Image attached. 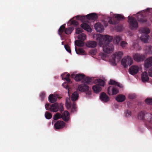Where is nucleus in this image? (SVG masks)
<instances>
[{
  "label": "nucleus",
  "mask_w": 152,
  "mask_h": 152,
  "mask_svg": "<svg viewBox=\"0 0 152 152\" xmlns=\"http://www.w3.org/2000/svg\"><path fill=\"white\" fill-rule=\"evenodd\" d=\"M113 39L112 36L108 35H102L101 34L98 35L96 37L99 46H102L104 52L107 53H111L114 50V46L111 42Z\"/></svg>",
  "instance_id": "nucleus-1"
},
{
  "label": "nucleus",
  "mask_w": 152,
  "mask_h": 152,
  "mask_svg": "<svg viewBox=\"0 0 152 152\" xmlns=\"http://www.w3.org/2000/svg\"><path fill=\"white\" fill-rule=\"evenodd\" d=\"M138 118L139 119L141 120H145L146 122L145 124L148 129H152V115L149 113H145L143 111H141L138 114Z\"/></svg>",
  "instance_id": "nucleus-2"
},
{
  "label": "nucleus",
  "mask_w": 152,
  "mask_h": 152,
  "mask_svg": "<svg viewBox=\"0 0 152 152\" xmlns=\"http://www.w3.org/2000/svg\"><path fill=\"white\" fill-rule=\"evenodd\" d=\"M150 9L148 8L144 12H141L138 15L137 18L139 22L141 23H145L147 21L146 17H151L152 15L151 13L150 12Z\"/></svg>",
  "instance_id": "nucleus-3"
},
{
  "label": "nucleus",
  "mask_w": 152,
  "mask_h": 152,
  "mask_svg": "<svg viewBox=\"0 0 152 152\" xmlns=\"http://www.w3.org/2000/svg\"><path fill=\"white\" fill-rule=\"evenodd\" d=\"M123 53L122 52L119 51L114 54L111 56V58L110 61L112 65L113 66H115L116 63L119 62L121 60Z\"/></svg>",
  "instance_id": "nucleus-4"
},
{
  "label": "nucleus",
  "mask_w": 152,
  "mask_h": 152,
  "mask_svg": "<svg viewBox=\"0 0 152 152\" xmlns=\"http://www.w3.org/2000/svg\"><path fill=\"white\" fill-rule=\"evenodd\" d=\"M139 31L142 33L140 37L141 40L144 42H147L149 37L148 34L150 33L149 29L147 28H142L140 29Z\"/></svg>",
  "instance_id": "nucleus-5"
},
{
  "label": "nucleus",
  "mask_w": 152,
  "mask_h": 152,
  "mask_svg": "<svg viewBox=\"0 0 152 152\" xmlns=\"http://www.w3.org/2000/svg\"><path fill=\"white\" fill-rule=\"evenodd\" d=\"M125 19V17L122 15L116 14L114 17L110 19L109 23L112 25H116L119 23L120 20Z\"/></svg>",
  "instance_id": "nucleus-6"
},
{
  "label": "nucleus",
  "mask_w": 152,
  "mask_h": 152,
  "mask_svg": "<svg viewBox=\"0 0 152 152\" xmlns=\"http://www.w3.org/2000/svg\"><path fill=\"white\" fill-rule=\"evenodd\" d=\"M128 22L129 23V27L131 30L137 29L138 27V23L136 19L133 17L129 16Z\"/></svg>",
  "instance_id": "nucleus-7"
},
{
  "label": "nucleus",
  "mask_w": 152,
  "mask_h": 152,
  "mask_svg": "<svg viewBox=\"0 0 152 152\" xmlns=\"http://www.w3.org/2000/svg\"><path fill=\"white\" fill-rule=\"evenodd\" d=\"M97 84L94 86L92 87V89L94 92L98 93L101 91V88L100 86H103L105 82L103 80L101 79H98L97 80Z\"/></svg>",
  "instance_id": "nucleus-8"
},
{
  "label": "nucleus",
  "mask_w": 152,
  "mask_h": 152,
  "mask_svg": "<svg viewBox=\"0 0 152 152\" xmlns=\"http://www.w3.org/2000/svg\"><path fill=\"white\" fill-rule=\"evenodd\" d=\"M133 63L132 59L129 56L123 58L121 61L122 65L125 68H126L128 66H130Z\"/></svg>",
  "instance_id": "nucleus-9"
},
{
  "label": "nucleus",
  "mask_w": 152,
  "mask_h": 152,
  "mask_svg": "<svg viewBox=\"0 0 152 152\" xmlns=\"http://www.w3.org/2000/svg\"><path fill=\"white\" fill-rule=\"evenodd\" d=\"M45 107L46 110L55 112H57L59 109L58 105L57 103H55L50 106L49 104L47 103L45 104Z\"/></svg>",
  "instance_id": "nucleus-10"
},
{
  "label": "nucleus",
  "mask_w": 152,
  "mask_h": 152,
  "mask_svg": "<svg viewBox=\"0 0 152 152\" xmlns=\"http://www.w3.org/2000/svg\"><path fill=\"white\" fill-rule=\"evenodd\" d=\"M145 58V55L142 54L136 53L133 55L134 60L138 62L143 61Z\"/></svg>",
  "instance_id": "nucleus-11"
},
{
  "label": "nucleus",
  "mask_w": 152,
  "mask_h": 152,
  "mask_svg": "<svg viewBox=\"0 0 152 152\" xmlns=\"http://www.w3.org/2000/svg\"><path fill=\"white\" fill-rule=\"evenodd\" d=\"M139 69L138 66L135 65H133L130 68L129 72L132 75H135L138 72Z\"/></svg>",
  "instance_id": "nucleus-12"
},
{
  "label": "nucleus",
  "mask_w": 152,
  "mask_h": 152,
  "mask_svg": "<svg viewBox=\"0 0 152 152\" xmlns=\"http://www.w3.org/2000/svg\"><path fill=\"white\" fill-rule=\"evenodd\" d=\"M118 90L115 87L112 88L111 86L109 87L107 89L108 94L109 95H115L118 92Z\"/></svg>",
  "instance_id": "nucleus-13"
},
{
  "label": "nucleus",
  "mask_w": 152,
  "mask_h": 152,
  "mask_svg": "<svg viewBox=\"0 0 152 152\" xmlns=\"http://www.w3.org/2000/svg\"><path fill=\"white\" fill-rule=\"evenodd\" d=\"M152 66V57L147 58L145 61L144 67L146 70Z\"/></svg>",
  "instance_id": "nucleus-14"
},
{
  "label": "nucleus",
  "mask_w": 152,
  "mask_h": 152,
  "mask_svg": "<svg viewBox=\"0 0 152 152\" xmlns=\"http://www.w3.org/2000/svg\"><path fill=\"white\" fill-rule=\"evenodd\" d=\"M77 89L81 92H86L88 90L89 87L86 84H81L78 86Z\"/></svg>",
  "instance_id": "nucleus-15"
},
{
  "label": "nucleus",
  "mask_w": 152,
  "mask_h": 152,
  "mask_svg": "<svg viewBox=\"0 0 152 152\" xmlns=\"http://www.w3.org/2000/svg\"><path fill=\"white\" fill-rule=\"evenodd\" d=\"M65 124L62 121H58L54 124V126L56 129H60L63 128Z\"/></svg>",
  "instance_id": "nucleus-16"
},
{
  "label": "nucleus",
  "mask_w": 152,
  "mask_h": 152,
  "mask_svg": "<svg viewBox=\"0 0 152 152\" xmlns=\"http://www.w3.org/2000/svg\"><path fill=\"white\" fill-rule=\"evenodd\" d=\"M100 99L102 101L105 102H107L110 100L108 96L104 92L101 93L100 94Z\"/></svg>",
  "instance_id": "nucleus-17"
},
{
  "label": "nucleus",
  "mask_w": 152,
  "mask_h": 152,
  "mask_svg": "<svg viewBox=\"0 0 152 152\" xmlns=\"http://www.w3.org/2000/svg\"><path fill=\"white\" fill-rule=\"evenodd\" d=\"M61 118L65 122H67L70 119V115L69 112L67 111H64L61 115Z\"/></svg>",
  "instance_id": "nucleus-18"
},
{
  "label": "nucleus",
  "mask_w": 152,
  "mask_h": 152,
  "mask_svg": "<svg viewBox=\"0 0 152 152\" xmlns=\"http://www.w3.org/2000/svg\"><path fill=\"white\" fill-rule=\"evenodd\" d=\"M94 27L97 31L99 32H102L104 29L103 26L99 23L95 24Z\"/></svg>",
  "instance_id": "nucleus-19"
},
{
  "label": "nucleus",
  "mask_w": 152,
  "mask_h": 152,
  "mask_svg": "<svg viewBox=\"0 0 152 152\" xmlns=\"http://www.w3.org/2000/svg\"><path fill=\"white\" fill-rule=\"evenodd\" d=\"M86 45L89 48H94L97 46V42L94 41H88L86 43Z\"/></svg>",
  "instance_id": "nucleus-20"
},
{
  "label": "nucleus",
  "mask_w": 152,
  "mask_h": 152,
  "mask_svg": "<svg viewBox=\"0 0 152 152\" xmlns=\"http://www.w3.org/2000/svg\"><path fill=\"white\" fill-rule=\"evenodd\" d=\"M86 17L89 20H94L97 19L98 16L96 14L92 13L87 15Z\"/></svg>",
  "instance_id": "nucleus-21"
},
{
  "label": "nucleus",
  "mask_w": 152,
  "mask_h": 152,
  "mask_svg": "<svg viewBox=\"0 0 152 152\" xmlns=\"http://www.w3.org/2000/svg\"><path fill=\"white\" fill-rule=\"evenodd\" d=\"M80 26L83 28L88 32H91V31L90 26L86 23H83L81 24Z\"/></svg>",
  "instance_id": "nucleus-22"
},
{
  "label": "nucleus",
  "mask_w": 152,
  "mask_h": 152,
  "mask_svg": "<svg viewBox=\"0 0 152 152\" xmlns=\"http://www.w3.org/2000/svg\"><path fill=\"white\" fill-rule=\"evenodd\" d=\"M85 76L82 74H77L76 75L75 77V80L76 81H80L85 77Z\"/></svg>",
  "instance_id": "nucleus-23"
},
{
  "label": "nucleus",
  "mask_w": 152,
  "mask_h": 152,
  "mask_svg": "<svg viewBox=\"0 0 152 152\" xmlns=\"http://www.w3.org/2000/svg\"><path fill=\"white\" fill-rule=\"evenodd\" d=\"M141 77L142 81L145 82L149 80V77L146 72H145L142 73Z\"/></svg>",
  "instance_id": "nucleus-24"
},
{
  "label": "nucleus",
  "mask_w": 152,
  "mask_h": 152,
  "mask_svg": "<svg viewBox=\"0 0 152 152\" xmlns=\"http://www.w3.org/2000/svg\"><path fill=\"white\" fill-rule=\"evenodd\" d=\"M125 96L124 95L119 94L118 95L116 98V99L118 102H122L125 100Z\"/></svg>",
  "instance_id": "nucleus-25"
},
{
  "label": "nucleus",
  "mask_w": 152,
  "mask_h": 152,
  "mask_svg": "<svg viewBox=\"0 0 152 152\" xmlns=\"http://www.w3.org/2000/svg\"><path fill=\"white\" fill-rule=\"evenodd\" d=\"M78 97V93L77 91L74 92L72 94L71 99L73 101L77 100Z\"/></svg>",
  "instance_id": "nucleus-26"
},
{
  "label": "nucleus",
  "mask_w": 152,
  "mask_h": 152,
  "mask_svg": "<svg viewBox=\"0 0 152 152\" xmlns=\"http://www.w3.org/2000/svg\"><path fill=\"white\" fill-rule=\"evenodd\" d=\"M48 99L51 103H53L56 101L57 98L55 96L52 94H50L49 96Z\"/></svg>",
  "instance_id": "nucleus-27"
},
{
  "label": "nucleus",
  "mask_w": 152,
  "mask_h": 152,
  "mask_svg": "<svg viewBox=\"0 0 152 152\" xmlns=\"http://www.w3.org/2000/svg\"><path fill=\"white\" fill-rule=\"evenodd\" d=\"M65 29V25H63L61 26L58 30V33L59 35L61 36L62 34H63Z\"/></svg>",
  "instance_id": "nucleus-28"
},
{
  "label": "nucleus",
  "mask_w": 152,
  "mask_h": 152,
  "mask_svg": "<svg viewBox=\"0 0 152 152\" xmlns=\"http://www.w3.org/2000/svg\"><path fill=\"white\" fill-rule=\"evenodd\" d=\"M92 81L91 78L89 77H84L83 80V82L84 83H86L88 85Z\"/></svg>",
  "instance_id": "nucleus-29"
},
{
  "label": "nucleus",
  "mask_w": 152,
  "mask_h": 152,
  "mask_svg": "<svg viewBox=\"0 0 152 152\" xmlns=\"http://www.w3.org/2000/svg\"><path fill=\"white\" fill-rule=\"evenodd\" d=\"M109 84L111 85H116L120 88L122 87V85L121 84L113 80H110Z\"/></svg>",
  "instance_id": "nucleus-30"
},
{
  "label": "nucleus",
  "mask_w": 152,
  "mask_h": 152,
  "mask_svg": "<svg viewBox=\"0 0 152 152\" xmlns=\"http://www.w3.org/2000/svg\"><path fill=\"white\" fill-rule=\"evenodd\" d=\"M77 37L80 40L83 41L86 39V36L85 34L82 33L79 34Z\"/></svg>",
  "instance_id": "nucleus-31"
},
{
  "label": "nucleus",
  "mask_w": 152,
  "mask_h": 152,
  "mask_svg": "<svg viewBox=\"0 0 152 152\" xmlns=\"http://www.w3.org/2000/svg\"><path fill=\"white\" fill-rule=\"evenodd\" d=\"M75 44L78 47H83L84 45V42L80 40H76L75 41Z\"/></svg>",
  "instance_id": "nucleus-32"
},
{
  "label": "nucleus",
  "mask_w": 152,
  "mask_h": 152,
  "mask_svg": "<svg viewBox=\"0 0 152 152\" xmlns=\"http://www.w3.org/2000/svg\"><path fill=\"white\" fill-rule=\"evenodd\" d=\"M75 50L76 53L78 54H84L85 52L84 50L80 48H79L78 50H77L76 47L75 48Z\"/></svg>",
  "instance_id": "nucleus-33"
},
{
  "label": "nucleus",
  "mask_w": 152,
  "mask_h": 152,
  "mask_svg": "<svg viewBox=\"0 0 152 152\" xmlns=\"http://www.w3.org/2000/svg\"><path fill=\"white\" fill-rule=\"evenodd\" d=\"M69 99L66 98V108L69 109L71 108V103L69 102Z\"/></svg>",
  "instance_id": "nucleus-34"
},
{
  "label": "nucleus",
  "mask_w": 152,
  "mask_h": 152,
  "mask_svg": "<svg viewBox=\"0 0 152 152\" xmlns=\"http://www.w3.org/2000/svg\"><path fill=\"white\" fill-rule=\"evenodd\" d=\"M52 116V114L49 112H46L45 114V117L47 119H50L51 118Z\"/></svg>",
  "instance_id": "nucleus-35"
},
{
  "label": "nucleus",
  "mask_w": 152,
  "mask_h": 152,
  "mask_svg": "<svg viewBox=\"0 0 152 152\" xmlns=\"http://www.w3.org/2000/svg\"><path fill=\"white\" fill-rule=\"evenodd\" d=\"M121 39V38L119 36H116L114 38V42H115L116 43L118 44Z\"/></svg>",
  "instance_id": "nucleus-36"
},
{
  "label": "nucleus",
  "mask_w": 152,
  "mask_h": 152,
  "mask_svg": "<svg viewBox=\"0 0 152 152\" xmlns=\"http://www.w3.org/2000/svg\"><path fill=\"white\" fill-rule=\"evenodd\" d=\"M76 18L77 20H79L82 22L84 21L86 18V17L85 16L77 15L76 16Z\"/></svg>",
  "instance_id": "nucleus-37"
},
{
  "label": "nucleus",
  "mask_w": 152,
  "mask_h": 152,
  "mask_svg": "<svg viewBox=\"0 0 152 152\" xmlns=\"http://www.w3.org/2000/svg\"><path fill=\"white\" fill-rule=\"evenodd\" d=\"M72 31V29L70 28H65L64 30V33L66 34H70Z\"/></svg>",
  "instance_id": "nucleus-38"
},
{
  "label": "nucleus",
  "mask_w": 152,
  "mask_h": 152,
  "mask_svg": "<svg viewBox=\"0 0 152 152\" xmlns=\"http://www.w3.org/2000/svg\"><path fill=\"white\" fill-rule=\"evenodd\" d=\"M61 115L59 113H57L53 116V119L55 120H56L58 119L61 118Z\"/></svg>",
  "instance_id": "nucleus-39"
},
{
  "label": "nucleus",
  "mask_w": 152,
  "mask_h": 152,
  "mask_svg": "<svg viewBox=\"0 0 152 152\" xmlns=\"http://www.w3.org/2000/svg\"><path fill=\"white\" fill-rule=\"evenodd\" d=\"M145 102L147 104L151 105L152 104V98H147L145 100Z\"/></svg>",
  "instance_id": "nucleus-40"
},
{
  "label": "nucleus",
  "mask_w": 152,
  "mask_h": 152,
  "mask_svg": "<svg viewBox=\"0 0 152 152\" xmlns=\"http://www.w3.org/2000/svg\"><path fill=\"white\" fill-rule=\"evenodd\" d=\"M133 47L134 49L136 50H139L140 49V47L138 44L136 43H134L133 45Z\"/></svg>",
  "instance_id": "nucleus-41"
},
{
  "label": "nucleus",
  "mask_w": 152,
  "mask_h": 152,
  "mask_svg": "<svg viewBox=\"0 0 152 152\" xmlns=\"http://www.w3.org/2000/svg\"><path fill=\"white\" fill-rule=\"evenodd\" d=\"M70 76V75L69 74H67L66 76H65L64 79L65 80L67 81V82L69 83L70 82L71 80L69 78V77Z\"/></svg>",
  "instance_id": "nucleus-42"
},
{
  "label": "nucleus",
  "mask_w": 152,
  "mask_h": 152,
  "mask_svg": "<svg viewBox=\"0 0 152 152\" xmlns=\"http://www.w3.org/2000/svg\"><path fill=\"white\" fill-rule=\"evenodd\" d=\"M83 31V28H78L76 30V33L77 34H79L82 33Z\"/></svg>",
  "instance_id": "nucleus-43"
},
{
  "label": "nucleus",
  "mask_w": 152,
  "mask_h": 152,
  "mask_svg": "<svg viewBox=\"0 0 152 152\" xmlns=\"http://www.w3.org/2000/svg\"><path fill=\"white\" fill-rule=\"evenodd\" d=\"M77 110V107L76 104L75 103H73L72 104V112H74V111H76Z\"/></svg>",
  "instance_id": "nucleus-44"
},
{
  "label": "nucleus",
  "mask_w": 152,
  "mask_h": 152,
  "mask_svg": "<svg viewBox=\"0 0 152 152\" xmlns=\"http://www.w3.org/2000/svg\"><path fill=\"white\" fill-rule=\"evenodd\" d=\"M45 96V93L44 92H42L40 95V96L42 100H43Z\"/></svg>",
  "instance_id": "nucleus-45"
},
{
  "label": "nucleus",
  "mask_w": 152,
  "mask_h": 152,
  "mask_svg": "<svg viewBox=\"0 0 152 152\" xmlns=\"http://www.w3.org/2000/svg\"><path fill=\"white\" fill-rule=\"evenodd\" d=\"M64 48L69 53H71V50L70 49V47L68 45H64Z\"/></svg>",
  "instance_id": "nucleus-46"
},
{
  "label": "nucleus",
  "mask_w": 152,
  "mask_h": 152,
  "mask_svg": "<svg viewBox=\"0 0 152 152\" xmlns=\"http://www.w3.org/2000/svg\"><path fill=\"white\" fill-rule=\"evenodd\" d=\"M126 115V117H129L131 115V112L130 111L127 110L125 112Z\"/></svg>",
  "instance_id": "nucleus-47"
},
{
  "label": "nucleus",
  "mask_w": 152,
  "mask_h": 152,
  "mask_svg": "<svg viewBox=\"0 0 152 152\" xmlns=\"http://www.w3.org/2000/svg\"><path fill=\"white\" fill-rule=\"evenodd\" d=\"M97 52V50L96 49H93L89 51V53L92 55H94Z\"/></svg>",
  "instance_id": "nucleus-48"
},
{
  "label": "nucleus",
  "mask_w": 152,
  "mask_h": 152,
  "mask_svg": "<svg viewBox=\"0 0 152 152\" xmlns=\"http://www.w3.org/2000/svg\"><path fill=\"white\" fill-rule=\"evenodd\" d=\"M70 24L72 25L77 26L78 25V23L76 20H73L71 21Z\"/></svg>",
  "instance_id": "nucleus-49"
},
{
  "label": "nucleus",
  "mask_w": 152,
  "mask_h": 152,
  "mask_svg": "<svg viewBox=\"0 0 152 152\" xmlns=\"http://www.w3.org/2000/svg\"><path fill=\"white\" fill-rule=\"evenodd\" d=\"M127 44V43L124 41H122L121 43V45L123 48L125 47Z\"/></svg>",
  "instance_id": "nucleus-50"
},
{
  "label": "nucleus",
  "mask_w": 152,
  "mask_h": 152,
  "mask_svg": "<svg viewBox=\"0 0 152 152\" xmlns=\"http://www.w3.org/2000/svg\"><path fill=\"white\" fill-rule=\"evenodd\" d=\"M64 110V107L62 104H60L59 110L61 112H62Z\"/></svg>",
  "instance_id": "nucleus-51"
},
{
  "label": "nucleus",
  "mask_w": 152,
  "mask_h": 152,
  "mask_svg": "<svg viewBox=\"0 0 152 152\" xmlns=\"http://www.w3.org/2000/svg\"><path fill=\"white\" fill-rule=\"evenodd\" d=\"M62 85L66 89H67L69 87L67 83L66 82L64 83Z\"/></svg>",
  "instance_id": "nucleus-52"
},
{
  "label": "nucleus",
  "mask_w": 152,
  "mask_h": 152,
  "mask_svg": "<svg viewBox=\"0 0 152 152\" xmlns=\"http://www.w3.org/2000/svg\"><path fill=\"white\" fill-rule=\"evenodd\" d=\"M135 96L134 94H130L128 96V98L130 99H133L135 98Z\"/></svg>",
  "instance_id": "nucleus-53"
},
{
  "label": "nucleus",
  "mask_w": 152,
  "mask_h": 152,
  "mask_svg": "<svg viewBox=\"0 0 152 152\" xmlns=\"http://www.w3.org/2000/svg\"><path fill=\"white\" fill-rule=\"evenodd\" d=\"M149 76L152 77V68H151L148 72Z\"/></svg>",
  "instance_id": "nucleus-54"
},
{
  "label": "nucleus",
  "mask_w": 152,
  "mask_h": 152,
  "mask_svg": "<svg viewBox=\"0 0 152 152\" xmlns=\"http://www.w3.org/2000/svg\"><path fill=\"white\" fill-rule=\"evenodd\" d=\"M118 28H119V29L118 30V31H121L122 29L121 27L118 26L117 27V29H118Z\"/></svg>",
  "instance_id": "nucleus-55"
},
{
  "label": "nucleus",
  "mask_w": 152,
  "mask_h": 152,
  "mask_svg": "<svg viewBox=\"0 0 152 152\" xmlns=\"http://www.w3.org/2000/svg\"><path fill=\"white\" fill-rule=\"evenodd\" d=\"M104 24L106 27H107L108 26V24L107 22H104Z\"/></svg>",
  "instance_id": "nucleus-56"
},
{
  "label": "nucleus",
  "mask_w": 152,
  "mask_h": 152,
  "mask_svg": "<svg viewBox=\"0 0 152 152\" xmlns=\"http://www.w3.org/2000/svg\"><path fill=\"white\" fill-rule=\"evenodd\" d=\"M76 75H74V74H72L71 75V77L72 78H75V76Z\"/></svg>",
  "instance_id": "nucleus-57"
},
{
  "label": "nucleus",
  "mask_w": 152,
  "mask_h": 152,
  "mask_svg": "<svg viewBox=\"0 0 152 152\" xmlns=\"http://www.w3.org/2000/svg\"><path fill=\"white\" fill-rule=\"evenodd\" d=\"M68 94H69V90L68 89Z\"/></svg>",
  "instance_id": "nucleus-58"
},
{
  "label": "nucleus",
  "mask_w": 152,
  "mask_h": 152,
  "mask_svg": "<svg viewBox=\"0 0 152 152\" xmlns=\"http://www.w3.org/2000/svg\"><path fill=\"white\" fill-rule=\"evenodd\" d=\"M62 75H61V76H62Z\"/></svg>",
  "instance_id": "nucleus-59"
},
{
  "label": "nucleus",
  "mask_w": 152,
  "mask_h": 152,
  "mask_svg": "<svg viewBox=\"0 0 152 152\" xmlns=\"http://www.w3.org/2000/svg\"><path fill=\"white\" fill-rule=\"evenodd\" d=\"M63 77H62V79H63Z\"/></svg>",
  "instance_id": "nucleus-60"
}]
</instances>
